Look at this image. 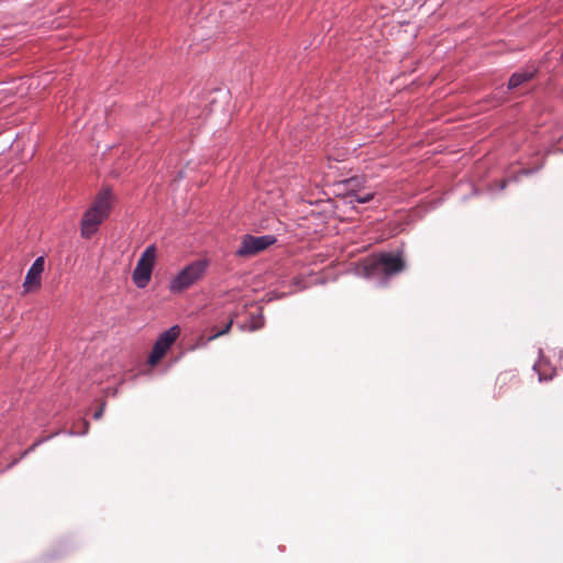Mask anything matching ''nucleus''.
I'll list each match as a JSON object with an SVG mask.
<instances>
[{
    "label": "nucleus",
    "instance_id": "11",
    "mask_svg": "<svg viewBox=\"0 0 563 563\" xmlns=\"http://www.w3.org/2000/svg\"><path fill=\"white\" fill-rule=\"evenodd\" d=\"M232 324H233V318H231V319L228 321V323L225 324V327H224V329H223V330L218 331L217 333H214L212 336H210V339H209V340H213V339H217V338H219V336H221V335H223V334H227V333L230 331V329H231Z\"/></svg>",
    "mask_w": 563,
    "mask_h": 563
},
{
    "label": "nucleus",
    "instance_id": "12",
    "mask_svg": "<svg viewBox=\"0 0 563 563\" xmlns=\"http://www.w3.org/2000/svg\"><path fill=\"white\" fill-rule=\"evenodd\" d=\"M356 183H358V180H357L356 178H352V179H349V180H347V186H349V188H350V191H354L353 186H354V184H356Z\"/></svg>",
    "mask_w": 563,
    "mask_h": 563
},
{
    "label": "nucleus",
    "instance_id": "3",
    "mask_svg": "<svg viewBox=\"0 0 563 563\" xmlns=\"http://www.w3.org/2000/svg\"><path fill=\"white\" fill-rule=\"evenodd\" d=\"M405 262L399 255L382 254L377 258L366 262L363 266V274L366 277L379 275L391 276L402 272Z\"/></svg>",
    "mask_w": 563,
    "mask_h": 563
},
{
    "label": "nucleus",
    "instance_id": "2",
    "mask_svg": "<svg viewBox=\"0 0 563 563\" xmlns=\"http://www.w3.org/2000/svg\"><path fill=\"white\" fill-rule=\"evenodd\" d=\"M207 258L196 260L180 269L170 280L169 290L179 294L203 279L209 268Z\"/></svg>",
    "mask_w": 563,
    "mask_h": 563
},
{
    "label": "nucleus",
    "instance_id": "4",
    "mask_svg": "<svg viewBox=\"0 0 563 563\" xmlns=\"http://www.w3.org/2000/svg\"><path fill=\"white\" fill-rule=\"evenodd\" d=\"M157 250L154 244L148 245L140 256L132 274V280L139 288H145L151 282L152 272L156 262Z\"/></svg>",
    "mask_w": 563,
    "mask_h": 563
},
{
    "label": "nucleus",
    "instance_id": "5",
    "mask_svg": "<svg viewBox=\"0 0 563 563\" xmlns=\"http://www.w3.org/2000/svg\"><path fill=\"white\" fill-rule=\"evenodd\" d=\"M276 238L274 235L267 234V235H261L255 236L251 234H246L242 238L241 244L239 249L236 250L235 254L240 257H250L254 256L273 244L276 243Z\"/></svg>",
    "mask_w": 563,
    "mask_h": 563
},
{
    "label": "nucleus",
    "instance_id": "9",
    "mask_svg": "<svg viewBox=\"0 0 563 563\" xmlns=\"http://www.w3.org/2000/svg\"><path fill=\"white\" fill-rule=\"evenodd\" d=\"M543 367H545V362L544 361H539L536 365H534V369L538 372L539 374V380H548V379H551L553 374H554V371L553 369H550L549 373L543 371Z\"/></svg>",
    "mask_w": 563,
    "mask_h": 563
},
{
    "label": "nucleus",
    "instance_id": "1",
    "mask_svg": "<svg viewBox=\"0 0 563 563\" xmlns=\"http://www.w3.org/2000/svg\"><path fill=\"white\" fill-rule=\"evenodd\" d=\"M113 202L110 189L101 190L95 198L92 206L84 213L80 221V233L85 239H90L99 229V225L109 217Z\"/></svg>",
    "mask_w": 563,
    "mask_h": 563
},
{
    "label": "nucleus",
    "instance_id": "7",
    "mask_svg": "<svg viewBox=\"0 0 563 563\" xmlns=\"http://www.w3.org/2000/svg\"><path fill=\"white\" fill-rule=\"evenodd\" d=\"M44 257H37L26 273L23 283L24 292H32L41 287L42 273L44 271Z\"/></svg>",
    "mask_w": 563,
    "mask_h": 563
},
{
    "label": "nucleus",
    "instance_id": "6",
    "mask_svg": "<svg viewBox=\"0 0 563 563\" xmlns=\"http://www.w3.org/2000/svg\"><path fill=\"white\" fill-rule=\"evenodd\" d=\"M179 334V325H173L168 330L159 334L148 356V363L151 365H156L165 356L166 352L178 339Z\"/></svg>",
    "mask_w": 563,
    "mask_h": 563
},
{
    "label": "nucleus",
    "instance_id": "10",
    "mask_svg": "<svg viewBox=\"0 0 563 563\" xmlns=\"http://www.w3.org/2000/svg\"><path fill=\"white\" fill-rule=\"evenodd\" d=\"M354 199L351 200V202L355 201V202H358V203H366L368 201H371L374 197V194L373 192H367L365 195H353Z\"/></svg>",
    "mask_w": 563,
    "mask_h": 563
},
{
    "label": "nucleus",
    "instance_id": "13",
    "mask_svg": "<svg viewBox=\"0 0 563 563\" xmlns=\"http://www.w3.org/2000/svg\"><path fill=\"white\" fill-rule=\"evenodd\" d=\"M102 415H103V406H101V407L99 408V410H97V411L93 413V418H95V419H100V418L102 417Z\"/></svg>",
    "mask_w": 563,
    "mask_h": 563
},
{
    "label": "nucleus",
    "instance_id": "8",
    "mask_svg": "<svg viewBox=\"0 0 563 563\" xmlns=\"http://www.w3.org/2000/svg\"><path fill=\"white\" fill-rule=\"evenodd\" d=\"M533 77V71H520L515 73L508 82V88L514 89L523 84L525 81L530 80Z\"/></svg>",
    "mask_w": 563,
    "mask_h": 563
}]
</instances>
